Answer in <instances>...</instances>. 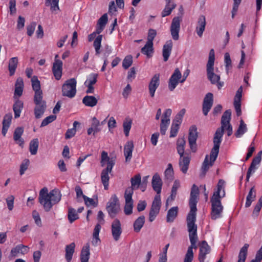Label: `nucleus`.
<instances>
[{
  "instance_id": "1",
  "label": "nucleus",
  "mask_w": 262,
  "mask_h": 262,
  "mask_svg": "<svg viewBox=\"0 0 262 262\" xmlns=\"http://www.w3.org/2000/svg\"><path fill=\"white\" fill-rule=\"evenodd\" d=\"M199 193L198 187L195 184H193L191 188L189 200L190 210L186 219L187 226L191 245L188 248L184 262H192L193 258V248H197L196 243L198 241V237L197 234V225L195 224V222L196 221V204L198 203Z\"/></svg>"
},
{
  "instance_id": "2",
  "label": "nucleus",
  "mask_w": 262,
  "mask_h": 262,
  "mask_svg": "<svg viewBox=\"0 0 262 262\" xmlns=\"http://www.w3.org/2000/svg\"><path fill=\"white\" fill-rule=\"evenodd\" d=\"M231 116V112L230 110H228L224 112L222 117V126L220 128H217L213 138V147L210 152V161L208 162V156L207 155L202 166L201 175L203 177L205 175L209 167L213 165L217 157L224 130L226 129L227 130L228 136H230L232 134V127L230 124Z\"/></svg>"
},
{
  "instance_id": "3",
  "label": "nucleus",
  "mask_w": 262,
  "mask_h": 262,
  "mask_svg": "<svg viewBox=\"0 0 262 262\" xmlns=\"http://www.w3.org/2000/svg\"><path fill=\"white\" fill-rule=\"evenodd\" d=\"M225 186L226 183L225 181L222 179L219 180L216 186V189L214 190L211 198V217L213 220L222 217L224 207L221 203V199L226 195Z\"/></svg>"
},
{
  "instance_id": "4",
  "label": "nucleus",
  "mask_w": 262,
  "mask_h": 262,
  "mask_svg": "<svg viewBox=\"0 0 262 262\" xmlns=\"http://www.w3.org/2000/svg\"><path fill=\"white\" fill-rule=\"evenodd\" d=\"M61 194L58 189H53L48 192L46 187L41 189L39 194V202L46 211H49L53 206L61 200Z\"/></svg>"
},
{
  "instance_id": "5",
  "label": "nucleus",
  "mask_w": 262,
  "mask_h": 262,
  "mask_svg": "<svg viewBox=\"0 0 262 262\" xmlns=\"http://www.w3.org/2000/svg\"><path fill=\"white\" fill-rule=\"evenodd\" d=\"M215 54L213 49H211L209 53V57L206 65V72L208 79L212 84H215L218 89H221L224 82L220 81V76L214 73Z\"/></svg>"
},
{
  "instance_id": "6",
  "label": "nucleus",
  "mask_w": 262,
  "mask_h": 262,
  "mask_svg": "<svg viewBox=\"0 0 262 262\" xmlns=\"http://www.w3.org/2000/svg\"><path fill=\"white\" fill-rule=\"evenodd\" d=\"M189 75V71L187 70L183 76L182 79V74L178 68L174 70V72L170 77L168 81V88L170 91H173L178 84L179 82L183 83Z\"/></svg>"
},
{
  "instance_id": "7",
  "label": "nucleus",
  "mask_w": 262,
  "mask_h": 262,
  "mask_svg": "<svg viewBox=\"0 0 262 262\" xmlns=\"http://www.w3.org/2000/svg\"><path fill=\"white\" fill-rule=\"evenodd\" d=\"M106 209L111 218H114L120 211V205L116 194L111 196L107 203Z\"/></svg>"
},
{
  "instance_id": "8",
  "label": "nucleus",
  "mask_w": 262,
  "mask_h": 262,
  "mask_svg": "<svg viewBox=\"0 0 262 262\" xmlns=\"http://www.w3.org/2000/svg\"><path fill=\"white\" fill-rule=\"evenodd\" d=\"M76 80L74 78L66 80L62 86V95L69 98L74 97L76 93Z\"/></svg>"
},
{
  "instance_id": "9",
  "label": "nucleus",
  "mask_w": 262,
  "mask_h": 262,
  "mask_svg": "<svg viewBox=\"0 0 262 262\" xmlns=\"http://www.w3.org/2000/svg\"><path fill=\"white\" fill-rule=\"evenodd\" d=\"M104 217V215L103 212L101 210L99 211L97 217L98 223L95 226L93 233L92 243L94 246H97V244L100 242L99 234L101 229V226L105 223Z\"/></svg>"
},
{
  "instance_id": "10",
  "label": "nucleus",
  "mask_w": 262,
  "mask_h": 262,
  "mask_svg": "<svg viewBox=\"0 0 262 262\" xmlns=\"http://www.w3.org/2000/svg\"><path fill=\"white\" fill-rule=\"evenodd\" d=\"M161 206V196L155 195L149 213L148 220L152 222L159 214Z\"/></svg>"
},
{
  "instance_id": "11",
  "label": "nucleus",
  "mask_w": 262,
  "mask_h": 262,
  "mask_svg": "<svg viewBox=\"0 0 262 262\" xmlns=\"http://www.w3.org/2000/svg\"><path fill=\"white\" fill-rule=\"evenodd\" d=\"M133 192V189L130 188H127L125 191V204L124 207V212L126 215H130L133 213V200L132 195Z\"/></svg>"
},
{
  "instance_id": "12",
  "label": "nucleus",
  "mask_w": 262,
  "mask_h": 262,
  "mask_svg": "<svg viewBox=\"0 0 262 262\" xmlns=\"http://www.w3.org/2000/svg\"><path fill=\"white\" fill-rule=\"evenodd\" d=\"M34 116L36 119H39L43 116L46 108V102L43 99H34Z\"/></svg>"
},
{
  "instance_id": "13",
  "label": "nucleus",
  "mask_w": 262,
  "mask_h": 262,
  "mask_svg": "<svg viewBox=\"0 0 262 262\" xmlns=\"http://www.w3.org/2000/svg\"><path fill=\"white\" fill-rule=\"evenodd\" d=\"M181 21V19L179 17H174L172 20L170 33L172 39L174 40H178L179 38Z\"/></svg>"
},
{
  "instance_id": "14",
  "label": "nucleus",
  "mask_w": 262,
  "mask_h": 262,
  "mask_svg": "<svg viewBox=\"0 0 262 262\" xmlns=\"http://www.w3.org/2000/svg\"><path fill=\"white\" fill-rule=\"evenodd\" d=\"M114 163L112 161H111L108 165H107L106 168L104 169L101 172V180L105 190H107L108 188L110 180L108 173L111 172Z\"/></svg>"
},
{
  "instance_id": "15",
  "label": "nucleus",
  "mask_w": 262,
  "mask_h": 262,
  "mask_svg": "<svg viewBox=\"0 0 262 262\" xmlns=\"http://www.w3.org/2000/svg\"><path fill=\"white\" fill-rule=\"evenodd\" d=\"M197 138V128L195 125H192L189 128L188 141L190 148L193 152L196 150V141Z\"/></svg>"
},
{
  "instance_id": "16",
  "label": "nucleus",
  "mask_w": 262,
  "mask_h": 262,
  "mask_svg": "<svg viewBox=\"0 0 262 262\" xmlns=\"http://www.w3.org/2000/svg\"><path fill=\"white\" fill-rule=\"evenodd\" d=\"M111 232L114 239L115 241H118L122 232L121 224L118 219H115L112 223Z\"/></svg>"
},
{
  "instance_id": "17",
  "label": "nucleus",
  "mask_w": 262,
  "mask_h": 262,
  "mask_svg": "<svg viewBox=\"0 0 262 262\" xmlns=\"http://www.w3.org/2000/svg\"><path fill=\"white\" fill-rule=\"evenodd\" d=\"M261 155L262 150L259 151L256 156L253 159L251 165L249 167L247 171L246 177L247 181H249V178L251 174L255 172L256 169L257 168L256 166L260 163L261 160Z\"/></svg>"
},
{
  "instance_id": "18",
  "label": "nucleus",
  "mask_w": 262,
  "mask_h": 262,
  "mask_svg": "<svg viewBox=\"0 0 262 262\" xmlns=\"http://www.w3.org/2000/svg\"><path fill=\"white\" fill-rule=\"evenodd\" d=\"M160 74H155L150 79L148 84V90L150 96L154 97L156 90L160 85Z\"/></svg>"
},
{
  "instance_id": "19",
  "label": "nucleus",
  "mask_w": 262,
  "mask_h": 262,
  "mask_svg": "<svg viewBox=\"0 0 262 262\" xmlns=\"http://www.w3.org/2000/svg\"><path fill=\"white\" fill-rule=\"evenodd\" d=\"M101 130L99 120L95 117H93L91 119V126L87 129L88 135L89 136L91 135L95 136V134L100 132Z\"/></svg>"
},
{
  "instance_id": "20",
  "label": "nucleus",
  "mask_w": 262,
  "mask_h": 262,
  "mask_svg": "<svg viewBox=\"0 0 262 262\" xmlns=\"http://www.w3.org/2000/svg\"><path fill=\"white\" fill-rule=\"evenodd\" d=\"M206 25V17L204 15H200L197 20L195 31L198 35L201 37Z\"/></svg>"
},
{
  "instance_id": "21",
  "label": "nucleus",
  "mask_w": 262,
  "mask_h": 262,
  "mask_svg": "<svg viewBox=\"0 0 262 262\" xmlns=\"http://www.w3.org/2000/svg\"><path fill=\"white\" fill-rule=\"evenodd\" d=\"M153 189L157 192L156 195L160 196L162 186V181L158 173L155 174L152 179L151 182Z\"/></svg>"
},
{
  "instance_id": "22",
  "label": "nucleus",
  "mask_w": 262,
  "mask_h": 262,
  "mask_svg": "<svg viewBox=\"0 0 262 262\" xmlns=\"http://www.w3.org/2000/svg\"><path fill=\"white\" fill-rule=\"evenodd\" d=\"M210 251V248L208 245L207 243L204 241H203L200 247L199 260L200 262H204L206 258V256Z\"/></svg>"
},
{
  "instance_id": "23",
  "label": "nucleus",
  "mask_w": 262,
  "mask_h": 262,
  "mask_svg": "<svg viewBox=\"0 0 262 262\" xmlns=\"http://www.w3.org/2000/svg\"><path fill=\"white\" fill-rule=\"evenodd\" d=\"M134 148V143L132 141H128L124 146V156L125 162H130L132 158L133 151Z\"/></svg>"
},
{
  "instance_id": "24",
  "label": "nucleus",
  "mask_w": 262,
  "mask_h": 262,
  "mask_svg": "<svg viewBox=\"0 0 262 262\" xmlns=\"http://www.w3.org/2000/svg\"><path fill=\"white\" fill-rule=\"evenodd\" d=\"M32 86L33 90L35 91L34 98H42V91L40 90V81L38 80L36 76H34L31 78Z\"/></svg>"
},
{
  "instance_id": "25",
  "label": "nucleus",
  "mask_w": 262,
  "mask_h": 262,
  "mask_svg": "<svg viewBox=\"0 0 262 262\" xmlns=\"http://www.w3.org/2000/svg\"><path fill=\"white\" fill-rule=\"evenodd\" d=\"M62 62L61 60L55 61L53 64L52 72L56 80H59L62 76Z\"/></svg>"
},
{
  "instance_id": "26",
  "label": "nucleus",
  "mask_w": 262,
  "mask_h": 262,
  "mask_svg": "<svg viewBox=\"0 0 262 262\" xmlns=\"http://www.w3.org/2000/svg\"><path fill=\"white\" fill-rule=\"evenodd\" d=\"M90 254V244L86 243L82 247L81 250L80 254V262H89Z\"/></svg>"
},
{
  "instance_id": "27",
  "label": "nucleus",
  "mask_w": 262,
  "mask_h": 262,
  "mask_svg": "<svg viewBox=\"0 0 262 262\" xmlns=\"http://www.w3.org/2000/svg\"><path fill=\"white\" fill-rule=\"evenodd\" d=\"M12 119V114L11 113L6 114L3 118V127L2 133L4 136H5L8 129L9 128L11 124Z\"/></svg>"
},
{
  "instance_id": "28",
  "label": "nucleus",
  "mask_w": 262,
  "mask_h": 262,
  "mask_svg": "<svg viewBox=\"0 0 262 262\" xmlns=\"http://www.w3.org/2000/svg\"><path fill=\"white\" fill-rule=\"evenodd\" d=\"M23 133L24 128L23 127H17L15 128L13 134L14 140L21 147H23L24 144V141L21 138Z\"/></svg>"
},
{
  "instance_id": "29",
  "label": "nucleus",
  "mask_w": 262,
  "mask_h": 262,
  "mask_svg": "<svg viewBox=\"0 0 262 262\" xmlns=\"http://www.w3.org/2000/svg\"><path fill=\"white\" fill-rule=\"evenodd\" d=\"M172 46L173 43L171 40H167L163 46L162 55L164 61L168 60L172 50Z\"/></svg>"
},
{
  "instance_id": "30",
  "label": "nucleus",
  "mask_w": 262,
  "mask_h": 262,
  "mask_svg": "<svg viewBox=\"0 0 262 262\" xmlns=\"http://www.w3.org/2000/svg\"><path fill=\"white\" fill-rule=\"evenodd\" d=\"M98 75L97 74H91L89 78L85 81L84 84L88 87L86 93H92L94 90L93 85L96 83L97 81Z\"/></svg>"
},
{
  "instance_id": "31",
  "label": "nucleus",
  "mask_w": 262,
  "mask_h": 262,
  "mask_svg": "<svg viewBox=\"0 0 262 262\" xmlns=\"http://www.w3.org/2000/svg\"><path fill=\"white\" fill-rule=\"evenodd\" d=\"M75 244L74 242L66 246L65 258L67 262H70L72 260L75 252Z\"/></svg>"
},
{
  "instance_id": "32",
  "label": "nucleus",
  "mask_w": 262,
  "mask_h": 262,
  "mask_svg": "<svg viewBox=\"0 0 262 262\" xmlns=\"http://www.w3.org/2000/svg\"><path fill=\"white\" fill-rule=\"evenodd\" d=\"M24 84L23 79L19 77L17 79L15 83L14 96L19 97L22 95Z\"/></svg>"
},
{
  "instance_id": "33",
  "label": "nucleus",
  "mask_w": 262,
  "mask_h": 262,
  "mask_svg": "<svg viewBox=\"0 0 262 262\" xmlns=\"http://www.w3.org/2000/svg\"><path fill=\"white\" fill-rule=\"evenodd\" d=\"M190 159L189 157H180L179 160V166L182 172L186 173L188 170Z\"/></svg>"
},
{
  "instance_id": "34",
  "label": "nucleus",
  "mask_w": 262,
  "mask_h": 262,
  "mask_svg": "<svg viewBox=\"0 0 262 262\" xmlns=\"http://www.w3.org/2000/svg\"><path fill=\"white\" fill-rule=\"evenodd\" d=\"M145 218L144 215L138 217L134 222L133 227L135 232H139L145 223Z\"/></svg>"
},
{
  "instance_id": "35",
  "label": "nucleus",
  "mask_w": 262,
  "mask_h": 262,
  "mask_svg": "<svg viewBox=\"0 0 262 262\" xmlns=\"http://www.w3.org/2000/svg\"><path fill=\"white\" fill-rule=\"evenodd\" d=\"M178 213V207L177 206L171 208L167 212L166 215V221L168 223L173 222L177 217Z\"/></svg>"
},
{
  "instance_id": "36",
  "label": "nucleus",
  "mask_w": 262,
  "mask_h": 262,
  "mask_svg": "<svg viewBox=\"0 0 262 262\" xmlns=\"http://www.w3.org/2000/svg\"><path fill=\"white\" fill-rule=\"evenodd\" d=\"M249 247V244H245L240 249L238 255L237 262H245L247 256L248 249Z\"/></svg>"
},
{
  "instance_id": "37",
  "label": "nucleus",
  "mask_w": 262,
  "mask_h": 262,
  "mask_svg": "<svg viewBox=\"0 0 262 262\" xmlns=\"http://www.w3.org/2000/svg\"><path fill=\"white\" fill-rule=\"evenodd\" d=\"M185 140L184 138H179L177 142V150L180 157L183 156L185 151Z\"/></svg>"
},
{
  "instance_id": "38",
  "label": "nucleus",
  "mask_w": 262,
  "mask_h": 262,
  "mask_svg": "<svg viewBox=\"0 0 262 262\" xmlns=\"http://www.w3.org/2000/svg\"><path fill=\"white\" fill-rule=\"evenodd\" d=\"M23 102L19 99H17L13 105V111L15 118L20 117V113L23 108Z\"/></svg>"
},
{
  "instance_id": "39",
  "label": "nucleus",
  "mask_w": 262,
  "mask_h": 262,
  "mask_svg": "<svg viewBox=\"0 0 262 262\" xmlns=\"http://www.w3.org/2000/svg\"><path fill=\"white\" fill-rule=\"evenodd\" d=\"M18 64V59L17 57L11 58L9 61V71L10 75L12 76L14 74Z\"/></svg>"
},
{
  "instance_id": "40",
  "label": "nucleus",
  "mask_w": 262,
  "mask_h": 262,
  "mask_svg": "<svg viewBox=\"0 0 262 262\" xmlns=\"http://www.w3.org/2000/svg\"><path fill=\"white\" fill-rule=\"evenodd\" d=\"M247 131L246 124L243 120H241L237 130L235 133V136L237 138L241 137Z\"/></svg>"
},
{
  "instance_id": "41",
  "label": "nucleus",
  "mask_w": 262,
  "mask_h": 262,
  "mask_svg": "<svg viewBox=\"0 0 262 262\" xmlns=\"http://www.w3.org/2000/svg\"><path fill=\"white\" fill-rule=\"evenodd\" d=\"M132 120L129 118H126L123 122V132L126 137L129 136L132 127Z\"/></svg>"
},
{
  "instance_id": "42",
  "label": "nucleus",
  "mask_w": 262,
  "mask_h": 262,
  "mask_svg": "<svg viewBox=\"0 0 262 262\" xmlns=\"http://www.w3.org/2000/svg\"><path fill=\"white\" fill-rule=\"evenodd\" d=\"M39 141L37 138L32 140L29 144V150L31 155L36 154L38 148Z\"/></svg>"
},
{
  "instance_id": "43",
  "label": "nucleus",
  "mask_w": 262,
  "mask_h": 262,
  "mask_svg": "<svg viewBox=\"0 0 262 262\" xmlns=\"http://www.w3.org/2000/svg\"><path fill=\"white\" fill-rule=\"evenodd\" d=\"M26 248L23 245H17L15 247L12 248L11 250L10 256L12 257H15L19 256L20 254H24L23 249L25 250Z\"/></svg>"
},
{
  "instance_id": "44",
  "label": "nucleus",
  "mask_w": 262,
  "mask_h": 262,
  "mask_svg": "<svg viewBox=\"0 0 262 262\" xmlns=\"http://www.w3.org/2000/svg\"><path fill=\"white\" fill-rule=\"evenodd\" d=\"M77 125H79V122L75 121L73 122V128L67 130L65 134V138L66 139H70L75 136L76 133V127Z\"/></svg>"
},
{
  "instance_id": "45",
  "label": "nucleus",
  "mask_w": 262,
  "mask_h": 262,
  "mask_svg": "<svg viewBox=\"0 0 262 262\" xmlns=\"http://www.w3.org/2000/svg\"><path fill=\"white\" fill-rule=\"evenodd\" d=\"M141 52L148 57L151 56L153 53V43L149 44L147 41L144 47L141 49Z\"/></svg>"
},
{
  "instance_id": "46",
  "label": "nucleus",
  "mask_w": 262,
  "mask_h": 262,
  "mask_svg": "<svg viewBox=\"0 0 262 262\" xmlns=\"http://www.w3.org/2000/svg\"><path fill=\"white\" fill-rule=\"evenodd\" d=\"M176 7V5L174 3H166L165 8L162 12V16L165 17L170 14L171 11Z\"/></svg>"
},
{
  "instance_id": "47",
  "label": "nucleus",
  "mask_w": 262,
  "mask_h": 262,
  "mask_svg": "<svg viewBox=\"0 0 262 262\" xmlns=\"http://www.w3.org/2000/svg\"><path fill=\"white\" fill-rule=\"evenodd\" d=\"M213 104V99H204L203 104V112L204 115L206 116L211 108Z\"/></svg>"
},
{
  "instance_id": "48",
  "label": "nucleus",
  "mask_w": 262,
  "mask_h": 262,
  "mask_svg": "<svg viewBox=\"0 0 262 262\" xmlns=\"http://www.w3.org/2000/svg\"><path fill=\"white\" fill-rule=\"evenodd\" d=\"M141 178L139 174L135 176L131 179L132 187L130 188H132L133 190L134 189H138L141 184Z\"/></svg>"
},
{
  "instance_id": "49",
  "label": "nucleus",
  "mask_w": 262,
  "mask_h": 262,
  "mask_svg": "<svg viewBox=\"0 0 262 262\" xmlns=\"http://www.w3.org/2000/svg\"><path fill=\"white\" fill-rule=\"evenodd\" d=\"M102 39V35H98L95 39L93 46L95 48L96 55H99L100 53V48L101 46V43Z\"/></svg>"
},
{
  "instance_id": "50",
  "label": "nucleus",
  "mask_w": 262,
  "mask_h": 262,
  "mask_svg": "<svg viewBox=\"0 0 262 262\" xmlns=\"http://www.w3.org/2000/svg\"><path fill=\"white\" fill-rule=\"evenodd\" d=\"M78 219V215L76 210L72 208H69L68 211V220L70 223H72L75 220Z\"/></svg>"
},
{
  "instance_id": "51",
  "label": "nucleus",
  "mask_w": 262,
  "mask_h": 262,
  "mask_svg": "<svg viewBox=\"0 0 262 262\" xmlns=\"http://www.w3.org/2000/svg\"><path fill=\"white\" fill-rule=\"evenodd\" d=\"M112 161L114 163V165H115V161L112 159H110L108 157L107 153L103 151L101 153V164L102 166H104L105 162H107V165H108L110 162Z\"/></svg>"
},
{
  "instance_id": "52",
  "label": "nucleus",
  "mask_w": 262,
  "mask_h": 262,
  "mask_svg": "<svg viewBox=\"0 0 262 262\" xmlns=\"http://www.w3.org/2000/svg\"><path fill=\"white\" fill-rule=\"evenodd\" d=\"M165 177L166 179L169 180H172L173 178V170L172 165L168 164L167 168L165 171Z\"/></svg>"
},
{
  "instance_id": "53",
  "label": "nucleus",
  "mask_w": 262,
  "mask_h": 262,
  "mask_svg": "<svg viewBox=\"0 0 262 262\" xmlns=\"http://www.w3.org/2000/svg\"><path fill=\"white\" fill-rule=\"evenodd\" d=\"M253 188H252L250 190L249 193L246 198V202L245 203L246 207H249L251 205L252 201L254 200V199L255 197V195L253 193Z\"/></svg>"
},
{
  "instance_id": "54",
  "label": "nucleus",
  "mask_w": 262,
  "mask_h": 262,
  "mask_svg": "<svg viewBox=\"0 0 262 262\" xmlns=\"http://www.w3.org/2000/svg\"><path fill=\"white\" fill-rule=\"evenodd\" d=\"M225 63L227 73H228L229 70L232 68V61L229 53L225 54Z\"/></svg>"
},
{
  "instance_id": "55",
  "label": "nucleus",
  "mask_w": 262,
  "mask_h": 262,
  "mask_svg": "<svg viewBox=\"0 0 262 262\" xmlns=\"http://www.w3.org/2000/svg\"><path fill=\"white\" fill-rule=\"evenodd\" d=\"M56 119V116L55 115H50L46 118H45L41 122L40 127H44L47 126L49 123L53 122Z\"/></svg>"
},
{
  "instance_id": "56",
  "label": "nucleus",
  "mask_w": 262,
  "mask_h": 262,
  "mask_svg": "<svg viewBox=\"0 0 262 262\" xmlns=\"http://www.w3.org/2000/svg\"><path fill=\"white\" fill-rule=\"evenodd\" d=\"M133 63V57L132 55L126 56L123 60L122 67L124 69H127Z\"/></svg>"
},
{
  "instance_id": "57",
  "label": "nucleus",
  "mask_w": 262,
  "mask_h": 262,
  "mask_svg": "<svg viewBox=\"0 0 262 262\" xmlns=\"http://www.w3.org/2000/svg\"><path fill=\"white\" fill-rule=\"evenodd\" d=\"M29 164L30 161L29 159H26L23 160L20 166L19 173L20 176H22L25 173V172L28 169Z\"/></svg>"
},
{
  "instance_id": "58",
  "label": "nucleus",
  "mask_w": 262,
  "mask_h": 262,
  "mask_svg": "<svg viewBox=\"0 0 262 262\" xmlns=\"http://www.w3.org/2000/svg\"><path fill=\"white\" fill-rule=\"evenodd\" d=\"M157 35V32L155 30L153 29H150L148 30V36H147V41L149 44H151L153 43V40Z\"/></svg>"
},
{
  "instance_id": "59",
  "label": "nucleus",
  "mask_w": 262,
  "mask_h": 262,
  "mask_svg": "<svg viewBox=\"0 0 262 262\" xmlns=\"http://www.w3.org/2000/svg\"><path fill=\"white\" fill-rule=\"evenodd\" d=\"M32 216L35 221V224L38 226H41V221L40 217V215L38 212L34 210L32 212Z\"/></svg>"
},
{
  "instance_id": "60",
  "label": "nucleus",
  "mask_w": 262,
  "mask_h": 262,
  "mask_svg": "<svg viewBox=\"0 0 262 262\" xmlns=\"http://www.w3.org/2000/svg\"><path fill=\"white\" fill-rule=\"evenodd\" d=\"M179 126L177 124H173L172 123L171 128H170V138H173L175 137L178 134Z\"/></svg>"
},
{
  "instance_id": "61",
  "label": "nucleus",
  "mask_w": 262,
  "mask_h": 262,
  "mask_svg": "<svg viewBox=\"0 0 262 262\" xmlns=\"http://www.w3.org/2000/svg\"><path fill=\"white\" fill-rule=\"evenodd\" d=\"M170 124V122L161 120L160 124V132L162 135H164L166 133L167 129Z\"/></svg>"
},
{
  "instance_id": "62",
  "label": "nucleus",
  "mask_w": 262,
  "mask_h": 262,
  "mask_svg": "<svg viewBox=\"0 0 262 262\" xmlns=\"http://www.w3.org/2000/svg\"><path fill=\"white\" fill-rule=\"evenodd\" d=\"M14 197L13 195H10L6 199V203L8 208L10 211L13 209Z\"/></svg>"
},
{
  "instance_id": "63",
  "label": "nucleus",
  "mask_w": 262,
  "mask_h": 262,
  "mask_svg": "<svg viewBox=\"0 0 262 262\" xmlns=\"http://www.w3.org/2000/svg\"><path fill=\"white\" fill-rule=\"evenodd\" d=\"M107 21V14H104L98 20V24L101 28H104Z\"/></svg>"
},
{
  "instance_id": "64",
  "label": "nucleus",
  "mask_w": 262,
  "mask_h": 262,
  "mask_svg": "<svg viewBox=\"0 0 262 262\" xmlns=\"http://www.w3.org/2000/svg\"><path fill=\"white\" fill-rule=\"evenodd\" d=\"M262 260V245L259 250L257 252L255 258L250 262H260Z\"/></svg>"
}]
</instances>
